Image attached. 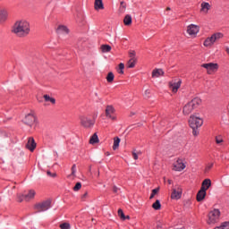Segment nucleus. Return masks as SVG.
<instances>
[{
  "mask_svg": "<svg viewBox=\"0 0 229 229\" xmlns=\"http://www.w3.org/2000/svg\"><path fill=\"white\" fill-rule=\"evenodd\" d=\"M31 31V27L30 21L26 20H18L14 22L12 33L19 37V38H24L30 35Z\"/></svg>",
  "mask_w": 229,
  "mask_h": 229,
  "instance_id": "1",
  "label": "nucleus"
},
{
  "mask_svg": "<svg viewBox=\"0 0 229 229\" xmlns=\"http://www.w3.org/2000/svg\"><path fill=\"white\" fill-rule=\"evenodd\" d=\"M188 124L192 130L193 137H198L199 135V128L203 126V117L199 113H194L190 115Z\"/></svg>",
  "mask_w": 229,
  "mask_h": 229,
  "instance_id": "2",
  "label": "nucleus"
},
{
  "mask_svg": "<svg viewBox=\"0 0 229 229\" xmlns=\"http://www.w3.org/2000/svg\"><path fill=\"white\" fill-rule=\"evenodd\" d=\"M201 98L196 97L188 103H186L182 107L183 115H191L194 110H198L201 106Z\"/></svg>",
  "mask_w": 229,
  "mask_h": 229,
  "instance_id": "3",
  "label": "nucleus"
},
{
  "mask_svg": "<svg viewBox=\"0 0 229 229\" xmlns=\"http://www.w3.org/2000/svg\"><path fill=\"white\" fill-rule=\"evenodd\" d=\"M38 102L42 103L43 106H51V105H56V98L45 94L42 98H38Z\"/></svg>",
  "mask_w": 229,
  "mask_h": 229,
  "instance_id": "4",
  "label": "nucleus"
},
{
  "mask_svg": "<svg viewBox=\"0 0 229 229\" xmlns=\"http://www.w3.org/2000/svg\"><path fill=\"white\" fill-rule=\"evenodd\" d=\"M37 195V191L35 190H30L26 194H18V201L21 203V201H31V199H35V196Z\"/></svg>",
  "mask_w": 229,
  "mask_h": 229,
  "instance_id": "5",
  "label": "nucleus"
},
{
  "mask_svg": "<svg viewBox=\"0 0 229 229\" xmlns=\"http://www.w3.org/2000/svg\"><path fill=\"white\" fill-rule=\"evenodd\" d=\"M219 216H221L219 209L209 212L208 225H216L219 221Z\"/></svg>",
  "mask_w": 229,
  "mask_h": 229,
  "instance_id": "6",
  "label": "nucleus"
},
{
  "mask_svg": "<svg viewBox=\"0 0 229 229\" xmlns=\"http://www.w3.org/2000/svg\"><path fill=\"white\" fill-rule=\"evenodd\" d=\"M106 117L110 119V121H117V116L115 115V107L112 105H108L105 109Z\"/></svg>",
  "mask_w": 229,
  "mask_h": 229,
  "instance_id": "7",
  "label": "nucleus"
},
{
  "mask_svg": "<svg viewBox=\"0 0 229 229\" xmlns=\"http://www.w3.org/2000/svg\"><path fill=\"white\" fill-rule=\"evenodd\" d=\"M201 67L207 70V74H214L219 70V64L217 63H208L201 64Z\"/></svg>",
  "mask_w": 229,
  "mask_h": 229,
  "instance_id": "8",
  "label": "nucleus"
},
{
  "mask_svg": "<svg viewBox=\"0 0 229 229\" xmlns=\"http://www.w3.org/2000/svg\"><path fill=\"white\" fill-rule=\"evenodd\" d=\"M81 119V126L86 128L87 130L92 128L95 124V121L90 119L89 116L82 115L80 117Z\"/></svg>",
  "mask_w": 229,
  "mask_h": 229,
  "instance_id": "9",
  "label": "nucleus"
},
{
  "mask_svg": "<svg viewBox=\"0 0 229 229\" xmlns=\"http://www.w3.org/2000/svg\"><path fill=\"white\" fill-rule=\"evenodd\" d=\"M188 35L191 37L192 38H196L198 37V34L199 33V26L196 24H190L187 26L186 30Z\"/></svg>",
  "mask_w": 229,
  "mask_h": 229,
  "instance_id": "10",
  "label": "nucleus"
},
{
  "mask_svg": "<svg viewBox=\"0 0 229 229\" xmlns=\"http://www.w3.org/2000/svg\"><path fill=\"white\" fill-rule=\"evenodd\" d=\"M35 208L37 212H46V210L51 208V200H45L41 203H38L35 205Z\"/></svg>",
  "mask_w": 229,
  "mask_h": 229,
  "instance_id": "11",
  "label": "nucleus"
},
{
  "mask_svg": "<svg viewBox=\"0 0 229 229\" xmlns=\"http://www.w3.org/2000/svg\"><path fill=\"white\" fill-rule=\"evenodd\" d=\"M183 194V189L182 186L176 185L172 189L171 199H180Z\"/></svg>",
  "mask_w": 229,
  "mask_h": 229,
  "instance_id": "12",
  "label": "nucleus"
},
{
  "mask_svg": "<svg viewBox=\"0 0 229 229\" xmlns=\"http://www.w3.org/2000/svg\"><path fill=\"white\" fill-rule=\"evenodd\" d=\"M169 89H171L172 92L174 94H176L178 92V89L182 87V80H179L177 82L176 81H170L168 83Z\"/></svg>",
  "mask_w": 229,
  "mask_h": 229,
  "instance_id": "13",
  "label": "nucleus"
},
{
  "mask_svg": "<svg viewBox=\"0 0 229 229\" xmlns=\"http://www.w3.org/2000/svg\"><path fill=\"white\" fill-rule=\"evenodd\" d=\"M186 165L185 163H183V159L178 158L174 163V171H183L185 169Z\"/></svg>",
  "mask_w": 229,
  "mask_h": 229,
  "instance_id": "14",
  "label": "nucleus"
},
{
  "mask_svg": "<svg viewBox=\"0 0 229 229\" xmlns=\"http://www.w3.org/2000/svg\"><path fill=\"white\" fill-rule=\"evenodd\" d=\"M8 20V9L0 8V22H5Z\"/></svg>",
  "mask_w": 229,
  "mask_h": 229,
  "instance_id": "15",
  "label": "nucleus"
},
{
  "mask_svg": "<svg viewBox=\"0 0 229 229\" xmlns=\"http://www.w3.org/2000/svg\"><path fill=\"white\" fill-rule=\"evenodd\" d=\"M27 149L30 151H35V148H37V143H35V139L33 138H29V140L26 144Z\"/></svg>",
  "mask_w": 229,
  "mask_h": 229,
  "instance_id": "16",
  "label": "nucleus"
},
{
  "mask_svg": "<svg viewBox=\"0 0 229 229\" xmlns=\"http://www.w3.org/2000/svg\"><path fill=\"white\" fill-rule=\"evenodd\" d=\"M23 121H24L25 124L31 126V124H33V123H35L36 117H35V115L29 114L25 116Z\"/></svg>",
  "mask_w": 229,
  "mask_h": 229,
  "instance_id": "17",
  "label": "nucleus"
},
{
  "mask_svg": "<svg viewBox=\"0 0 229 229\" xmlns=\"http://www.w3.org/2000/svg\"><path fill=\"white\" fill-rule=\"evenodd\" d=\"M205 196H207L206 189L200 188V190L197 193V201H203L205 199Z\"/></svg>",
  "mask_w": 229,
  "mask_h": 229,
  "instance_id": "18",
  "label": "nucleus"
},
{
  "mask_svg": "<svg viewBox=\"0 0 229 229\" xmlns=\"http://www.w3.org/2000/svg\"><path fill=\"white\" fill-rule=\"evenodd\" d=\"M214 44H216V41L214 39L213 35H211V37H209V38H207L204 41L205 47H212V46H214Z\"/></svg>",
  "mask_w": 229,
  "mask_h": 229,
  "instance_id": "19",
  "label": "nucleus"
},
{
  "mask_svg": "<svg viewBox=\"0 0 229 229\" xmlns=\"http://www.w3.org/2000/svg\"><path fill=\"white\" fill-rule=\"evenodd\" d=\"M94 8L97 11L105 10V5L103 4V0H95Z\"/></svg>",
  "mask_w": 229,
  "mask_h": 229,
  "instance_id": "20",
  "label": "nucleus"
},
{
  "mask_svg": "<svg viewBox=\"0 0 229 229\" xmlns=\"http://www.w3.org/2000/svg\"><path fill=\"white\" fill-rule=\"evenodd\" d=\"M165 72L162 69H154L152 71V78H160V76H164Z\"/></svg>",
  "mask_w": 229,
  "mask_h": 229,
  "instance_id": "21",
  "label": "nucleus"
},
{
  "mask_svg": "<svg viewBox=\"0 0 229 229\" xmlns=\"http://www.w3.org/2000/svg\"><path fill=\"white\" fill-rule=\"evenodd\" d=\"M212 186V181H210V179H205L202 182L201 184V189H206V191H208V189H210V187Z\"/></svg>",
  "mask_w": 229,
  "mask_h": 229,
  "instance_id": "22",
  "label": "nucleus"
},
{
  "mask_svg": "<svg viewBox=\"0 0 229 229\" xmlns=\"http://www.w3.org/2000/svg\"><path fill=\"white\" fill-rule=\"evenodd\" d=\"M200 6V12H202V13H208V10H210V4L203 2Z\"/></svg>",
  "mask_w": 229,
  "mask_h": 229,
  "instance_id": "23",
  "label": "nucleus"
},
{
  "mask_svg": "<svg viewBox=\"0 0 229 229\" xmlns=\"http://www.w3.org/2000/svg\"><path fill=\"white\" fill-rule=\"evenodd\" d=\"M58 30L60 35H69V28L65 25H59Z\"/></svg>",
  "mask_w": 229,
  "mask_h": 229,
  "instance_id": "24",
  "label": "nucleus"
},
{
  "mask_svg": "<svg viewBox=\"0 0 229 229\" xmlns=\"http://www.w3.org/2000/svg\"><path fill=\"white\" fill-rule=\"evenodd\" d=\"M89 144H99V137H98V132H95L90 138H89Z\"/></svg>",
  "mask_w": 229,
  "mask_h": 229,
  "instance_id": "25",
  "label": "nucleus"
},
{
  "mask_svg": "<svg viewBox=\"0 0 229 229\" xmlns=\"http://www.w3.org/2000/svg\"><path fill=\"white\" fill-rule=\"evenodd\" d=\"M119 144H121V139L119 137L114 138L113 150L119 149Z\"/></svg>",
  "mask_w": 229,
  "mask_h": 229,
  "instance_id": "26",
  "label": "nucleus"
},
{
  "mask_svg": "<svg viewBox=\"0 0 229 229\" xmlns=\"http://www.w3.org/2000/svg\"><path fill=\"white\" fill-rule=\"evenodd\" d=\"M100 51L101 53H110V51H112V47L110 45H101Z\"/></svg>",
  "mask_w": 229,
  "mask_h": 229,
  "instance_id": "27",
  "label": "nucleus"
},
{
  "mask_svg": "<svg viewBox=\"0 0 229 229\" xmlns=\"http://www.w3.org/2000/svg\"><path fill=\"white\" fill-rule=\"evenodd\" d=\"M123 24L125 26H131V15H125V17L123 18Z\"/></svg>",
  "mask_w": 229,
  "mask_h": 229,
  "instance_id": "28",
  "label": "nucleus"
},
{
  "mask_svg": "<svg viewBox=\"0 0 229 229\" xmlns=\"http://www.w3.org/2000/svg\"><path fill=\"white\" fill-rule=\"evenodd\" d=\"M137 64V59H130L127 62V69H133Z\"/></svg>",
  "mask_w": 229,
  "mask_h": 229,
  "instance_id": "29",
  "label": "nucleus"
},
{
  "mask_svg": "<svg viewBox=\"0 0 229 229\" xmlns=\"http://www.w3.org/2000/svg\"><path fill=\"white\" fill-rule=\"evenodd\" d=\"M114 78H115V76L114 75V72H109L107 73V76H106V81H107V83H113Z\"/></svg>",
  "mask_w": 229,
  "mask_h": 229,
  "instance_id": "30",
  "label": "nucleus"
},
{
  "mask_svg": "<svg viewBox=\"0 0 229 229\" xmlns=\"http://www.w3.org/2000/svg\"><path fill=\"white\" fill-rule=\"evenodd\" d=\"M152 208H154V210H160V208H162V204H160L159 199H157L155 203L152 204Z\"/></svg>",
  "mask_w": 229,
  "mask_h": 229,
  "instance_id": "31",
  "label": "nucleus"
},
{
  "mask_svg": "<svg viewBox=\"0 0 229 229\" xmlns=\"http://www.w3.org/2000/svg\"><path fill=\"white\" fill-rule=\"evenodd\" d=\"M212 35H213V38H214L215 42H217V40H219V39L223 38V37H225L223 35V33H221V32H216Z\"/></svg>",
  "mask_w": 229,
  "mask_h": 229,
  "instance_id": "32",
  "label": "nucleus"
},
{
  "mask_svg": "<svg viewBox=\"0 0 229 229\" xmlns=\"http://www.w3.org/2000/svg\"><path fill=\"white\" fill-rule=\"evenodd\" d=\"M158 192H160V187H157V188L152 190L149 199H153V198H155V196H157V194H158Z\"/></svg>",
  "mask_w": 229,
  "mask_h": 229,
  "instance_id": "33",
  "label": "nucleus"
},
{
  "mask_svg": "<svg viewBox=\"0 0 229 229\" xmlns=\"http://www.w3.org/2000/svg\"><path fill=\"white\" fill-rule=\"evenodd\" d=\"M118 216L122 221H126V216L124 215V211L122 208L118 209Z\"/></svg>",
  "mask_w": 229,
  "mask_h": 229,
  "instance_id": "34",
  "label": "nucleus"
},
{
  "mask_svg": "<svg viewBox=\"0 0 229 229\" xmlns=\"http://www.w3.org/2000/svg\"><path fill=\"white\" fill-rule=\"evenodd\" d=\"M120 12L121 13H124V12H126V3H124V1L120 3Z\"/></svg>",
  "mask_w": 229,
  "mask_h": 229,
  "instance_id": "35",
  "label": "nucleus"
},
{
  "mask_svg": "<svg viewBox=\"0 0 229 229\" xmlns=\"http://www.w3.org/2000/svg\"><path fill=\"white\" fill-rule=\"evenodd\" d=\"M118 69H119V74H124V64L123 63H120L118 64Z\"/></svg>",
  "mask_w": 229,
  "mask_h": 229,
  "instance_id": "36",
  "label": "nucleus"
},
{
  "mask_svg": "<svg viewBox=\"0 0 229 229\" xmlns=\"http://www.w3.org/2000/svg\"><path fill=\"white\" fill-rule=\"evenodd\" d=\"M59 228H61V229H70L71 228V224H69L67 222H64V223H63L59 225Z\"/></svg>",
  "mask_w": 229,
  "mask_h": 229,
  "instance_id": "37",
  "label": "nucleus"
},
{
  "mask_svg": "<svg viewBox=\"0 0 229 229\" xmlns=\"http://www.w3.org/2000/svg\"><path fill=\"white\" fill-rule=\"evenodd\" d=\"M136 55L137 54H136L135 50H131L129 52V56L131 58V60H137Z\"/></svg>",
  "mask_w": 229,
  "mask_h": 229,
  "instance_id": "38",
  "label": "nucleus"
},
{
  "mask_svg": "<svg viewBox=\"0 0 229 229\" xmlns=\"http://www.w3.org/2000/svg\"><path fill=\"white\" fill-rule=\"evenodd\" d=\"M215 140L216 144H223V142H225V140H223V136L221 135L216 136Z\"/></svg>",
  "mask_w": 229,
  "mask_h": 229,
  "instance_id": "39",
  "label": "nucleus"
},
{
  "mask_svg": "<svg viewBox=\"0 0 229 229\" xmlns=\"http://www.w3.org/2000/svg\"><path fill=\"white\" fill-rule=\"evenodd\" d=\"M70 176H72V178H76V165H72V174Z\"/></svg>",
  "mask_w": 229,
  "mask_h": 229,
  "instance_id": "40",
  "label": "nucleus"
},
{
  "mask_svg": "<svg viewBox=\"0 0 229 229\" xmlns=\"http://www.w3.org/2000/svg\"><path fill=\"white\" fill-rule=\"evenodd\" d=\"M80 189H81V182H77V183L75 184V186L73 187V191H74L75 192H78V191H80Z\"/></svg>",
  "mask_w": 229,
  "mask_h": 229,
  "instance_id": "41",
  "label": "nucleus"
},
{
  "mask_svg": "<svg viewBox=\"0 0 229 229\" xmlns=\"http://www.w3.org/2000/svg\"><path fill=\"white\" fill-rule=\"evenodd\" d=\"M87 198H89V191H85V193L81 195V199L85 201Z\"/></svg>",
  "mask_w": 229,
  "mask_h": 229,
  "instance_id": "42",
  "label": "nucleus"
},
{
  "mask_svg": "<svg viewBox=\"0 0 229 229\" xmlns=\"http://www.w3.org/2000/svg\"><path fill=\"white\" fill-rule=\"evenodd\" d=\"M47 176H50L51 178H56V173H51V171L47 172Z\"/></svg>",
  "mask_w": 229,
  "mask_h": 229,
  "instance_id": "43",
  "label": "nucleus"
},
{
  "mask_svg": "<svg viewBox=\"0 0 229 229\" xmlns=\"http://www.w3.org/2000/svg\"><path fill=\"white\" fill-rule=\"evenodd\" d=\"M214 167V163H208L206 166V171H210Z\"/></svg>",
  "mask_w": 229,
  "mask_h": 229,
  "instance_id": "44",
  "label": "nucleus"
},
{
  "mask_svg": "<svg viewBox=\"0 0 229 229\" xmlns=\"http://www.w3.org/2000/svg\"><path fill=\"white\" fill-rule=\"evenodd\" d=\"M119 191V188L116 185L113 186V192L114 194H117V192Z\"/></svg>",
  "mask_w": 229,
  "mask_h": 229,
  "instance_id": "45",
  "label": "nucleus"
},
{
  "mask_svg": "<svg viewBox=\"0 0 229 229\" xmlns=\"http://www.w3.org/2000/svg\"><path fill=\"white\" fill-rule=\"evenodd\" d=\"M144 94H145V96H146L147 98H149V96H151V90L146 89L145 92H144Z\"/></svg>",
  "mask_w": 229,
  "mask_h": 229,
  "instance_id": "46",
  "label": "nucleus"
},
{
  "mask_svg": "<svg viewBox=\"0 0 229 229\" xmlns=\"http://www.w3.org/2000/svg\"><path fill=\"white\" fill-rule=\"evenodd\" d=\"M132 157H133L134 160H139V155H137V153L135 151L132 152Z\"/></svg>",
  "mask_w": 229,
  "mask_h": 229,
  "instance_id": "47",
  "label": "nucleus"
},
{
  "mask_svg": "<svg viewBox=\"0 0 229 229\" xmlns=\"http://www.w3.org/2000/svg\"><path fill=\"white\" fill-rule=\"evenodd\" d=\"M185 205H188V207L191 205V200H186Z\"/></svg>",
  "mask_w": 229,
  "mask_h": 229,
  "instance_id": "48",
  "label": "nucleus"
},
{
  "mask_svg": "<svg viewBox=\"0 0 229 229\" xmlns=\"http://www.w3.org/2000/svg\"><path fill=\"white\" fill-rule=\"evenodd\" d=\"M167 182H168L169 185H171V183H173V181L171 179H168Z\"/></svg>",
  "mask_w": 229,
  "mask_h": 229,
  "instance_id": "49",
  "label": "nucleus"
},
{
  "mask_svg": "<svg viewBox=\"0 0 229 229\" xmlns=\"http://www.w3.org/2000/svg\"><path fill=\"white\" fill-rule=\"evenodd\" d=\"M125 219H130V216H125Z\"/></svg>",
  "mask_w": 229,
  "mask_h": 229,
  "instance_id": "50",
  "label": "nucleus"
},
{
  "mask_svg": "<svg viewBox=\"0 0 229 229\" xmlns=\"http://www.w3.org/2000/svg\"><path fill=\"white\" fill-rule=\"evenodd\" d=\"M166 10L167 12H169L171 10V7H167Z\"/></svg>",
  "mask_w": 229,
  "mask_h": 229,
  "instance_id": "51",
  "label": "nucleus"
},
{
  "mask_svg": "<svg viewBox=\"0 0 229 229\" xmlns=\"http://www.w3.org/2000/svg\"><path fill=\"white\" fill-rule=\"evenodd\" d=\"M226 53L227 55H229V48H226Z\"/></svg>",
  "mask_w": 229,
  "mask_h": 229,
  "instance_id": "52",
  "label": "nucleus"
},
{
  "mask_svg": "<svg viewBox=\"0 0 229 229\" xmlns=\"http://www.w3.org/2000/svg\"><path fill=\"white\" fill-rule=\"evenodd\" d=\"M82 21H85V16H82Z\"/></svg>",
  "mask_w": 229,
  "mask_h": 229,
  "instance_id": "53",
  "label": "nucleus"
},
{
  "mask_svg": "<svg viewBox=\"0 0 229 229\" xmlns=\"http://www.w3.org/2000/svg\"><path fill=\"white\" fill-rule=\"evenodd\" d=\"M131 115H135V113H131Z\"/></svg>",
  "mask_w": 229,
  "mask_h": 229,
  "instance_id": "54",
  "label": "nucleus"
},
{
  "mask_svg": "<svg viewBox=\"0 0 229 229\" xmlns=\"http://www.w3.org/2000/svg\"><path fill=\"white\" fill-rule=\"evenodd\" d=\"M92 170V166H89V171H91Z\"/></svg>",
  "mask_w": 229,
  "mask_h": 229,
  "instance_id": "55",
  "label": "nucleus"
},
{
  "mask_svg": "<svg viewBox=\"0 0 229 229\" xmlns=\"http://www.w3.org/2000/svg\"><path fill=\"white\" fill-rule=\"evenodd\" d=\"M98 176H99V171L98 172Z\"/></svg>",
  "mask_w": 229,
  "mask_h": 229,
  "instance_id": "56",
  "label": "nucleus"
},
{
  "mask_svg": "<svg viewBox=\"0 0 229 229\" xmlns=\"http://www.w3.org/2000/svg\"><path fill=\"white\" fill-rule=\"evenodd\" d=\"M91 221H94V218H92Z\"/></svg>",
  "mask_w": 229,
  "mask_h": 229,
  "instance_id": "57",
  "label": "nucleus"
},
{
  "mask_svg": "<svg viewBox=\"0 0 229 229\" xmlns=\"http://www.w3.org/2000/svg\"><path fill=\"white\" fill-rule=\"evenodd\" d=\"M0 1H3V0H0Z\"/></svg>",
  "mask_w": 229,
  "mask_h": 229,
  "instance_id": "58",
  "label": "nucleus"
}]
</instances>
